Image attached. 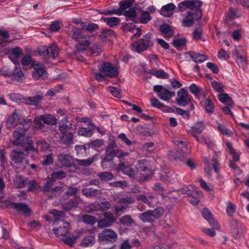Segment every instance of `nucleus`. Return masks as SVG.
I'll return each instance as SVG.
<instances>
[{
  "instance_id": "33",
  "label": "nucleus",
  "mask_w": 249,
  "mask_h": 249,
  "mask_svg": "<svg viewBox=\"0 0 249 249\" xmlns=\"http://www.w3.org/2000/svg\"><path fill=\"white\" fill-rule=\"evenodd\" d=\"M108 36H114L115 38H117V35L115 34L113 30L111 29H106L102 31L101 34L97 37V40H102V42Z\"/></svg>"
},
{
  "instance_id": "30",
  "label": "nucleus",
  "mask_w": 249,
  "mask_h": 249,
  "mask_svg": "<svg viewBox=\"0 0 249 249\" xmlns=\"http://www.w3.org/2000/svg\"><path fill=\"white\" fill-rule=\"evenodd\" d=\"M187 7L189 8V12H196L197 10H201L199 8L202 6V3L198 0L193 1H185Z\"/></svg>"
},
{
  "instance_id": "27",
  "label": "nucleus",
  "mask_w": 249,
  "mask_h": 249,
  "mask_svg": "<svg viewBox=\"0 0 249 249\" xmlns=\"http://www.w3.org/2000/svg\"><path fill=\"white\" fill-rule=\"evenodd\" d=\"M77 42L78 43L75 45V50L77 53L86 51L91 43V41L89 39L81 40Z\"/></svg>"
},
{
  "instance_id": "11",
  "label": "nucleus",
  "mask_w": 249,
  "mask_h": 249,
  "mask_svg": "<svg viewBox=\"0 0 249 249\" xmlns=\"http://www.w3.org/2000/svg\"><path fill=\"white\" fill-rule=\"evenodd\" d=\"M154 90L155 92L159 93L160 98L163 101H168L171 97L175 95V92H170L161 85L155 86Z\"/></svg>"
},
{
  "instance_id": "53",
  "label": "nucleus",
  "mask_w": 249,
  "mask_h": 249,
  "mask_svg": "<svg viewBox=\"0 0 249 249\" xmlns=\"http://www.w3.org/2000/svg\"><path fill=\"white\" fill-rule=\"evenodd\" d=\"M232 224H234L235 227L231 229V232L233 234L234 239H237L241 236V232L237 221H232Z\"/></svg>"
},
{
  "instance_id": "16",
  "label": "nucleus",
  "mask_w": 249,
  "mask_h": 249,
  "mask_svg": "<svg viewBox=\"0 0 249 249\" xmlns=\"http://www.w3.org/2000/svg\"><path fill=\"white\" fill-rule=\"evenodd\" d=\"M43 99V94L42 92H38L33 97L22 98L23 103L27 105L37 106Z\"/></svg>"
},
{
  "instance_id": "63",
  "label": "nucleus",
  "mask_w": 249,
  "mask_h": 249,
  "mask_svg": "<svg viewBox=\"0 0 249 249\" xmlns=\"http://www.w3.org/2000/svg\"><path fill=\"white\" fill-rule=\"evenodd\" d=\"M63 192V188L60 186H54L53 191L50 193L53 196H56L60 195Z\"/></svg>"
},
{
  "instance_id": "8",
  "label": "nucleus",
  "mask_w": 249,
  "mask_h": 249,
  "mask_svg": "<svg viewBox=\"0 0 249 249\" xmlns=\"http://www.w3.org/2000/svg\"><path fill=\"white\" fill-rule=\"evenodd\" d=\"M118 235L111 229L104 230L98 235V240L100 243L107 242H114L117 239Z\"/></svg>"
},
{
  "instance_id": "7",
  "label": "nucleus",
  "mask_w": 249,
  "mask_h": 249,
  "mask_svg": "<svg viewBox=\"0 0 249 249\" xmlns=\"http://www.w3.org/2000/svg\"><path fill=\"white\" fill-rule=\"evenodd\" d=\"M202 13L201 10L196 12H188L185 18L182 20V23L184 27H189L193 24L194 21L198 20L202 17Z\"/></svg>"
},
{
  "instance_id": "32",
  "label": "nucleus",
  "mask_w": 249,
  "mask_h": 249,
  "mask_svg": "<svg viewBox=\"0 0 249 249\" xmlns=\"http://www.w3.org/2000/svg\"><path fill=\"white\" fill-rule=\"evenodd\" d=\"M239 16L240 15L238 13V10L236 8L231 7L226 14V18H225V20L228 22L231 20L235 19Z\"/></svg>"
},
{
  "instance_id": "28",
  "label": "nucleus",
  "mask_w": 249,
  "mask_h": 249,
  "mask_svg": "<svg viewBox=\"0 0 249 249\" xmlns=\"http://www.w3.org/2000/svg\"><path fill=\"white\" fill-rule=\"evenodd\" d=\"M160 31L162 34H164L163 36L166 39L171 37L174 34V31L169 25L166 23L161 25L160 27Z\"/></svg>"
},
{
  "instance_id": "42",
  "label": "nucleus",
  "mask_w": 249,
  "mask_h": 249,
  "mask_svg": "<svg viewBox=\"0 0 249 249\" xmlns=\"http://www.w3.org/2000/svg\"><path fill=\"white\" fill-rule=\"evenodd\" d=\"M104 21L109 26L113 27L120 22V18L117 17H111L103 18Z\"/></svg>"
},
{
  "instance_id": "37",
  "label": "nucleus",
  "mask_w": 249,
  "mask_h": 249,
  "mask_svg": "<svg viewBox=\"0 0 249 249\" xmlns=\"http://www.w3.org/2000/svg\"><path fill=\"white\" fill-rule=\"evenodd\" d=\"M149 73L154 75L157 78L162 79H168L169 78V74L162 70H152L149 71Z\"/></svg>"
},
{
  "instance_id": "44",
  "label": "nucleus",
  "mask_w": 249,
  "mask_h": 249,
  "mask_svg": "<svg viewBox=\"0 0 249 249\" xmlns=\"http://www.w3.org/2000/svg\"><path fill=\"white\" fill-rule=\"evenodd\" d=\"M67 173L64 171H53L51 174V178L53 180H60L66 177Z\"/></svg>"
},
{
  "instance_id": "1",
  "label": "nucleus",
  "mask_w": 249,
  "mask_h": 249,
  "mask_svg": "<svg viewBox=\"0 0 249 249\" xmlns=\"http://www.w3.org/2000/svg\"><path fill=\"white\" fill-rule=\"evenodd\" d=\"M27 127H22L15 130L12 133L13 140L11 141L13 145L25 147V151L37 152V149L33 146V142L29 135H27Z\"/></svg>"
},
{
  "instance_id": "4",
  "label": "nucleus",
  "mask_w": 249,
  "mask_h": 249,
  "mask_svg": "<svg viewBox=\"0 0 249 249\" xmlns=\"http://www.w3.org/2000/svg\"><path fill=\"white\" fill-rule=\"evenodd\" d=\"M57 120L55 117L49 114H46L43 115H39L36 117L34 119V124L37 129L43 130L44 125L42 124L43 122L45 124L54 125L57 124Z\"/></svg>"
},
{
  "instance_id": "26",
  "label": "nucleus",
  "mask_w": 249,
  "mask_h": 249,
  "mask_svg": "<svg viewBox=\"0 0 249 249\" xmlns=\"http://www.w3.org/2000/svg\"><path fill=\"white\" fill-rule=\"evenodd\" d=\"M193 60L196 63H202L207 60L208 57L206 55L196 53L195 52L190 51L187 53Z\"/></svg>"
},
{
  "instance_id": "50",
  "label": "nucleus",
  "mask_w": 249,
  "mask_h": 249,
  "mask_svg": "<svg viewBox=\"0 0 249 249\" xmlns=\"http://www.w3.org/2000/svg\"><path fill=\"white\" fill-rule=\"evenodd\" d=\"M36 145L37 147L36 148L37 149V152H36V153H37L38 149L41 151H46L49 148V145L44 140H39L36 142Z\"/></svg>"
},
{
  "instance_id": "23",
  "label": "nucleus",
  "mask_w": 249,
  "mask_h": 249,
  "mask_svg": "<svg viewBox=\"0 0 249 249\" xmlns=\"http://www.w3.org/2000/svg\"><path fill=\"white\" fill-rule=\"evenodd\" d=\"M93 124L90 122L88 127H80L78 130V134L80 136L90 137L93 134Z\"/></svg>"
},
{
  "instance_id": "13",
  "label": "nucleus",
  "mask_w": 249,
  "mask_h": 249,
  "mask_svg": "<svg viewBox=\"0 0 249 249\" xmlns=\"http://www.w3.org/2000/svg\"><path fill=\"white\" fill-rule=\"evenodd\" d=\"M25 152L26 154L22 150L19 149L12 150L11 153H10V157H11V160L16 163H21L25 160V156L29 154V152Z\"/></svg>"
},
{
  "instance_id": "35",
  "label": "nucleus",
  "mask_w": 249,
  "mask_h": 249,
  "mask_svg": "<svg viewBox=\"0 0 249 249\" xmlns=\"http://www.w3.org/2000/svg\"><path fill=\"white\" fill-rule=\"evenodd\" d=\"M61 142L66 145H70L73 142V135L72 133L63 134L60 137Z\"/></svg>"
},
{
  "instance_id": "41",
  "label": "nucleus",
  "mask_w": 249,
  "mask_h": 249,
  "mask_svg": "<svg viewBox=\"0 0 249 249\" xmlns=\"http://www.w3.org/2000/svg\"><path fill=\"white\" fill-rule=\"evenodd\" d=\"M62 237L63 238H61V241L63 242L64 243L68 245L70 247H72L74 242L78 238V235H73L72 237H67L66 235Z\"/></svg>"
},
{
  "instance_id": "51",
  "label": "nucleus",
  "mask_w": 249,
  "mask_h": 249,
  "mask_svg": "<svg viewBox=\"0 0 249 249\" xmlns=\"http://www.w3.org/2000/svg\"><path fill=\"white\" fill-rule=\"evenodd\" d=\"M120 222L121 224L128 226L133 225L135 223L131 216L129 215H126L122 217L120 219Z\"/></svg>"
},
{
  "instance_id": "60",
  "label": "nucleus",
  "mask_w": 249,
  "mask_h": 249,
  "mask_svg": "<svg viewBox=\"0 0 249 249\" xmlns=\"http://www.w3.org/2000/svg\"><path fill=\"white\" fill-rule=\"evenodd\" d=\"M236 210V206L230 201L227 202L226 212L228 215L231 216Z\"/></svg>"
},
{
  "instance_id": "34",
  "label": "nucleus",
  "mask_w": 249,
  "mask_h": 249,
  "mask_svg": "<svg viewBox=\"0 0 249 249\" xmlns=\"http://www.w3.org/2000/svg\"><path fill=\"white\" fill-rule=\"evenodd\" d=\"M218 98L222 103L227 105L228 106L231 107L233 105V101L227 93H221L218 95Z\"/></svg>"
},
{
  "instance_id": "54",
  "label": "nucleus",
  "mask_w": 249,
  "mask_h": 249,
  "mask_svg": "<svg viewBox=\"0 0 249 249\" xmlns=\"http://www.w3.org/2000/svg\"><path fill=\"white\" fill-rule=\"evenodd\" d=\"M217 129L219 130L221 133L223 134L226 135L227 136H231L232 135V132L230 131L223 124H220L219 123H217Z\"/></svg>"
},
{
  "instance_id": "29",
  "label": "nucleus",
  "mask_w": 249,
  "mask_h": 249,
  "mask_svg": "<svg viewBox=\"0 0 249 249\" xmlns=\"http://www.w3.org/2000/svg\"><path fill=\"white\" fill-rule=\"evenodd\" d=\"M18 115L16 111L12 113L11 116L8 117L6 121V127L7 128H11L16 127L17 125L16 122L18 120Z\"/></svg>"
},
{
  "instance_id": "17",
  "label": "nucleus",
  "mask_w": 249,
  "mask_h": 249,
  "mask_svg": "<svg viewBox=\"0 0 249 249\" xmlns=\"http://www.w3.org/2000/svg\"><path fill=\"white\" fill-rule=\"evenodd\" d=\"M32 66L34 69L32 74L33 78L38 79L39 78H42L46 75L47 71L44 68L42 64L39 62H33Z\"/></svg>"
},
{
  "instance_id": "19",
  "label": "nucleus",
  "mask_w": 249,
  "mask_h": 249,
  "mask_svg": "<svg viewBox=\"0 0 249 249\" xmlns=\"http://www.w3.org/2000/svg\"><path fill=\"white\" fill-rule=\"evenodd\" d=\"M149 163L147 160H142L138 161V163L136 165V169L137 172L142 174V172H146L148 174H150L151 171L149 168Z\"/></svg>"
},
{
  "instance_id": "62",
  "label": "nucleus",
  "mask_w": 249,
  "mask_h": 249,
  "mask_svg": "<svg viewBox=\"0 0 249 249\" xmlns=\"http://www.w3.org/2000/svg\"><path fill=\"white\" fill-rule=\"evenodd\" d=\"M134 0H125L121 1L120 9L125 10L131 7Z\"/></svg>"
},
{
  "instance_id": "38",
  "label": "nucleus",
  "mask_w": 249,
  "mask_h": 249,
  "mask_svg": "<svg viewBox=\"0 0 249 249\" xmlns=\"http://www.w3.org/2000/svg\"><path fill=\"white\" fill-rule=\"evenodd\" d=\"M83 31L81 29L77 28V27H73L72 30V38L73 39L76 41H81L84 36L82 34Z\"/></svg>"
},
{
  "instance_id": "20",
  "label": "nucleus",
  "mask_w": 249,
  "mask_h": 249,
  "mask_svg": "<svg viewBox=\"0 0 249 249\" xmlns=\"http://www.w3.org/2000/svg\"><path fill=\"white\" fill-rule=\"evenodd\" d=\"M13 81L16 82L20 83L22 80H24L25 77L23 74L22 70L19 66H15L14 71H12V77Z\"/></svg>"
},
{
  "instance_id": "59",
  "label": "nucleus",
  "mask_w": 249,
  "mask_h": 249,
  "mask_svg": "<svg viewBox=\"0 0 249 249\" xmlns=\"http://www.w3.org/2000/svg\"><path fill=\"white\" fill-rule=\"evenodd\" d=\"M53 183L52 181H47L43 186L42 191L45 193H50L53 191V188L54 187Z\"/></svg>"
},
{
  "instance_id": "9",
  "label": "nucleus",
  "mask_w": 249,
  "mask_h": 249,
  "mask_svg": "<svg viewBox=\"0 0 249 249\" xmlns=\"http://www.w3.org/2000/svg\"><path fill=\"white\" fill-rule=\"evenodd\" d=\"M188 92L185 89L182 88L177 92L176 102L179 106L184 107L190 102Z\"/></svg>"
},
{
  "instance_id": "3",
  "label": "nucleus",
  "mask_w": 249,
  "mask_h": 249,
  "mask_svg": "<svg viewBox=\"0 0 249 249\" xmlns=\"http://www.w3.org/2000/svg\"><path fill=\"white\" fill-rule=\"evenodd\" d=\"M164 211L161 207H158L153 210H147L139 214V218L143 222L152 223L155 219L159 218L163 213Z\"/></svg>"
},
{
  "instance_id": "40",
  "label": "nucleus",
  "mask_w": 249,
  "mask_h": 249,
  "mask_svg": "<svg viewBox=\"0 0 249 249\" xmlns=\"http://www.w3.org/2000/svg\"><path fill=\"white\" fill-rule=\"evenodd\" d=\"M93 245V235H87L82 241L80 245L81 247L88 248L92 246Z\"/></svg>"
},
{
  "instance_id": "56",
  "label": "nucleus",
  "mask_w": 249,
  "mask_h": 249,
  "mask_svg": "<svg viewBox=\"0 0 249 249\" xmlns=\"http://www.w3.org/2000/svg\"><path fill=\"white\" fill-rule=\"evenodd\" d=\"M77 164H79V165L84 166V167H87L90 164H91V163L93 161V157L91 158L90 159H86V160H79V159H76L75 160Z\"/></svg>"
},
{
  "instance_id": "10",
  "label": "nucleus",
  "mask_w": 249,
  "mask_h": 249,
  "mask_svg": "<svg viewBox=\"0 0 249 249\" xmlns=\"http://www.w3.org/2000/svg\"><path fill=\"white\" fill-rule=\"evenodd\" d=\"M116 221V218L113 214L110 212H105L104 218L98 221V227L101 229L110 227Z\"/></svg>"
},
{
  "instance_id": "36",
  "label": "nucleus",
  "mask_w": 249,
  "mask_h": 249,
  "mask_svg": "<svg viewBox=\"0 0 249 249\" xmlns=\"http://www.w3.org/2000/svg\"><path fill=\"white\" fill-rule=\"evenodd\" d=\"M155 198V196L153 195H150L148 196H145L143 194H139L136 197L138 200H141L144 203L150 205L152 203L153 199Z\"/></svg>"
},
{
  "instance_id": "25",
  "label": "nucleus",
  "mask_w": 249,
  "mask_h": 249,
  "mask_svg": "<svg viewBox=\"0 0 249 249\" xmlns=\"http://www.w3.org/2000/svg\"><path fill=\"white\" fill-rule=\"evenodd\" d=\"M119 166L122 172L128 175L129 177H135V171L130 166L126 165L124 162H120Z\"/></svg>"
},
{
  "instance_id": "47",
  "label": "nucleus",
  "mask_w": 249,
  "mask_h": 249,
  "mask_svg": "<svg viewBox=\"0 0 249 249\" xmlns=\"http://www.w3.org/2000/svg\"><path fill=\"white\" fill-rule=\"evenodd\" d=\"M204 107H205L206 111L208 113H213L214 106L213 102L209 98H207L204 102Z\"/></svg>"
},
{
  "instance_id": "12",
  "label": "nucleus",
  "mask_w": 249,
  "mask_h": 249,
  "mask_svg": "<svg viewBox=\"0 0 249 249\" xmlns=\"http://www.w3.org/2000/svg\"><path fill=\"white\" fill-rule=\"evenodd\" d=\"M6 205L8 207H11L15 209L19 213H22L26 215H29L31 210L29 207L23 203H13L11 201H8L6 202Z\"/></svg>"
},
{
  "instance_id": "61",
  "label": "nucleus",
  "mask_w": 249,
  "mask_h": 249,
  "mask_svg": "<svg viewBox=\"0 0 249 249\" xmlns=\"http://www.w3.org/2000/svg\"><path fill=\"white\" fill-rule=\"evenodd\" d=\"M94 149L98 151H102L104 148L102 147L104 145V141L102 139H97L94 140Z\"/></svg>"
},
{
  "instance_id": "2",
  "label": "nucleus",
  "mask_w": 249,
  "mask_h": 249,
  "mask_svg": "<svg viewBox=\"0 0 249 249\" xmlns=\"http://www.w3.org/2000/svg\"><path fill=\"white\" fill-rule=\"evenodd\" d=\"M153 45V41L152 39V34L148 33L142 36V38L139 40L132 43L131 45L132 51L141 53L149 47Z\"/></svg>"
},
{
  "instance_id": "5",
  "label": "nucleus",
  "mask_w": 249,
  "mask_h": 249,
  "mask_svg": "<svg viewBox=\"0 0 249 249\" xmlns=\"http://www.w3.org/2000/svg\"><path fill=\"white\" fill-rule=\"evenodd\" d=\"M116 147H117V144L115 142H112L108 144L106 148L105 158L101 163L102 166L104 168H106L105 163L110 162L115 157H117V149H114Z\"/></svg>"
},
{
  "instance_id": "55",
  "label": "nucleus",
  "mask_w": 249,
  "mask_h": 249,
  "mask_svg": "<svg viewBox=\"0 0 249 249\" xmlns=\"http://www.w3.org/2000/svg\"><path fill=\"white\" fill-rule=\"evenodd\" d=\"M236 61L238 66L241 68H244L245 66H247V59H246V57H244V56L237 55Z\"/></svg>"
},
{
  "instance_id": "24",
  "label": "nucleus",
  "mask_w": 249,
  "mask_h": 249,
  "mask_svg": "<svg viewBox=\"0 0 249 249\" xmlns=\"http://www.w3.org/2000/svg\"><path fill=\"white\" fill-rule=\"evenodd\" d=\"M70 224L67 222H63V225L56 229H53V231L56 236H65L68 233Z\"/></svg>"
},
{
  "instance_id": "48",
  "label": "nucleus",
  "mask_w": 249,
  "mask_h": 249,
  "mask_svg": "<svg viewBox=\"0 0 249 249\" xmlns=\"http://www.w3.org/2000/svg\"><path fill=\"white\" fill-rule=\"evenodd\" d=\"M43 160H41L40 163L44 166L50 165L53 162V159L52 154L43 156Z\"/></svg>"
},
{
  "instance_id": "45",
  "label": "nucleus",
  "mask_w": 249,
  "mask_h": 249,
  "mask_svg": "<svg viewBox=\"0 0 249 249\" xmlns=\"http://www.w3.org/2000/svg\"><path fill=\"white\" fill-rule=\"evenodd\" d=\"M98 176L100 178L101 180L104 181L111 180L114 178L113 174L108 172H104L100 174H98Z\"/></svg>"
},
{
  "instance_id": "43",
  "label": "nucleus",
  "mask_w": 249,
  "mask_h": 249,
  "mask_svg": "<svg viewBox=\"0 0 249 249\" xmlns=\"http://www.w3.org/2000/svg\"><path fill=\"white\" fill-rule=\"evenodd\" d=\"M175 144L178 146L180 149H182L183 148H186V149L185 151H183L184 154H189L191 152L190 148H187V143L186 142H184L182 141H179L178 140L175 139L173 141Z\"/></svg>"
},
{
  "instance_id": "31",
  "label": "nucleus",
  "mask_w": 249,
  "mask_h": 249,
  "mask_svg": "<svg viewBox=\"0 0 249 249\" xmlns=\"http://www.w3.org/2000/svg\"><path fill=\"white\" fill-rule=\"evenodd\" d=\"M175 8L176 5L173 4V3H170L167 4L161 7L160 14L165 17H169L172 15V13H170L169 12L175 10Z\"/></svg>"
},
{
  "instance_id": "64",
  "label": "nucleus",
  "mask_w": 249,
  "mask_h": 249,
  "mask_svg": "<svg viewBox=\"0 0 249 249\" xmlns=\"http://www.w3.org/2000/svg\"><path fill=\"white\" fill-rule=\"evenodd\" d=\"M150 17L149 16V13L148 12L145 11L142 13L140 20L142 23L146 24L150 20Z\"/></svg>"
},
{
  "instance_id": "58",
  "label": "nucleus",
  "mask_w": 249,
  "mask_h": 249,
  "mask_svg": "<svg viewBox=\"0 0 249 249\" xmlns=\"http://www.w3.org/2000/svg\"><path fill=\"white\" fill-rule=\"evenodd\" d=\"M135 199L131 196L122 197L119 200V203H123L126 205L134 203Z\"/></svg>"
},
{
  "instance_id": "57",
  "label": "nucleus",
  "mask_w": 249,
  "mask_h": 249,
  "mask_svg": "<svg viewBox=\"0 0 249 249\" xmlns=\"http://www.w3.org/2000/svg\"><path fill=\"white\" fill-rule=\"evenodd\" d=\"M211 85L213 89L217 92H222L224 91V86L223 84L213 81L211 82Z\"/></svg>"
},
{
  "instance_id": "52",
  "label": "nucleus",
  "mask_w": 249,
  "mask_h": 249,
  "mask_svg": "<svg viewBox=\"0 0 249 249\" xmlns=\"http://www.w3.org/2000/svg\"><path fill=\"white\" fill-rule=\"evenodd\" d=\"M204 129V124L202 122H197L195 125L192 127V131L196 133H201Z\"/></svg>"
},
{
  "instance_id": "39",
  "label": "nucleus",
  "mask_w": 249,
  "mask_h": 249,
  "mask_svg": "<svg viewBox=\"0 0 249 249\" xmlns=\"http://www.w3.org/2000/svg\"><path fill=\"white\" fill-rule=\"evenodd\" d=\"M152 106L162 110L163 111H169L170 110L168 107L164 106L156 98H152L151 100Z\"/></svg>"
},
{
  "instance_id": "14",
  "label": "nucleus",
  "mask_w": 249,
  "mask_h": 249,
  "mask_svg": "<svg viewBox=\"0 0 249 249\" xmlns=\"http://www.w3.org/2000/svg\"><path fill=\"white\" fill-rule=\"evenodd\" d=\"M57 157L61 165L63 167H74L75 168L73 158L71 156L68 154H59Z\"/></svg>"
},
{
  "instance_id": "22",
  "label": "nucleus",
  "mask_w": 249,
  "mask_h": 249,
  "mask_svg": "<svg viewBox=\"0 0 249 249\" xmlns=\"http://www.w3.org/2000/svg\"><path fill=\"white\" fill-rule=\"evenodd\" d=\"M110 203L105 199L102 201L99 199L94 202V211H105L110 209Z\"/></svg>"
},
{
  "instance_id": "21",
  "label": "nucleus",
  "mask_w": 249,
  "mask_h": 249,
  "mask_svg": "<svg viewBox=\"0 0 249 249\" xmlns=\"http://www.w3.org/2000/svg\"><path fill=\"white\" fill-rule=\"evenodd\" d=\"M81 201L80 197L75 196L63 204V208L66 211H69L73 208L77 207Z\"/></svg>"
},
{
  "instance_id": "15",
  "label": "nucleus",
  "mask_w": 249,
  "mask_h": 249,
  "mask_svg": "<svg viewBox=\"0 0 249 249\" xmlns=\"http://www.w3.org/2000/svg\"><path fill=\"white\" fill-rule=\"evenodd\" d=\"M102 71L110 78H114L118 76V69L113 67L110 63H104L101 67Z\"/></svg>"
},
{
  "instance_id": "46",
  "label": "nucleus",
  "mask_w": 249,
  "mask_h": 249,
  "mask_svg": "<svg viewBox=\"0 0 249 249\" xmlns=\"http://www.w3.org/2000/svg\"><path fill=\"white\" fill-rule=\"evenodd\" d=\"M15 183L17 188L21 189L26 185L27 179L20 176L17 177Z\"/></svg>"
},
{
  "instance_id": "18",
  "label": "nucleus",
  "mask_w": 249,
  "mask_h": 249,
  "mask_svg": "<svg viewBox=\"0 0 249 249\" xmlns=\"http://www.w3.org/2000/svg\"><path fill=\"white\" fill-rule=\"evenodd\" d=\"M202 214L203 218L208 221L210 226L213 227L214 229L216 230L220 229L219 225L213 218V215H212L211 212L209 209L207 208L203 209L202 211Z\"/></svg>"
},
{
  "instance_id": "49",
  "label": "nucleus",
  "mask_w": 249,
  "mask_h": 249,
  "mask_svg": "<svg viewBox=\"0 0 249 249\" xmlns=\"http://www.w3.org/2000/svg\"><path fill=\"white\" fill-rule=\"evenodd\" d=\"M68 122V121L67 118L64 119L63 121L59 124V130H60L61 133L65 134L67 132L68 128H70L71 127H69V125L67 124Z\"/></svg>"
},
{
  "instance_id": "6",
  "label": "nucleus",
  "mask_w": 249,
  "mask_h": 249,
  "mask_svg": "<svg viewBox=\"0 0 249 249\" xmlns=\"http://www.w3.org/2000/svg\"><path fill=\"white\" fill-rule=\"evenodd\" d=\"M38 52L40 55H47L53 59L57 57L59 53V48L55 44L51 45L48 47L43 46L39 49Z\"/></svg>"
}]
</instances>
